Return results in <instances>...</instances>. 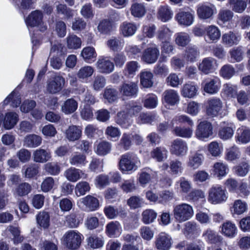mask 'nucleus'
<instances>
[{
    "label": "nucleus",
    "mask_w": 250,
    "mask_h": 250,
    "mask_svg": "<svg viewBox=\"0 0 250 250\" xmlns=\"http://www.w3.org/2000/svg\"><path fill=\"white\" fill-rule=\"evenodd\" d=\"M138 28L135 23L124 21L120 26V33L124 37H129L134 35Z\"/></svg>",
    "instance_id": "nucleus-18"
},
{
    "label": "nucleus",
    "mask_w": 250,
    "mask_h": 250,
    "mask_svg": "<svg viewBox=\"0 0 250 250\" xmlns=\"http://www.w3.org/2000/svg\"><path fill=\"white\" fill-rule=\"evenodd\" d=\"M123 229L120 223L117 221H112L108 223L105 229V232L109 238H118L122 234Z\"/></svg>",
    "instance_id": "nucleus-13"
},
{
    "label": "nucleus",
    "mask_w": 250,
    "mask_h": 250,
    "mask_svg": "<svg viewBox=\"0 0 250 250\" xmlns=\"http://www.w3.org/2000/svg\"><path fill=\"white\" fill-rule=\"evenodd\" d=\"M130 11L132 16L138 18L143 17L146 12L145 5L143 3H133L130 8Z\"/></svg>",
    "instance_id": "nucleus-34"
},
{
    "label": "nucleus",
    "mask_w": 250,
    "mask_h": 250,
    "mask_svg": "<svg viewBox=\"0 0 250 250\" xmlns=\"http://www.w3.org/2000/svg\"><path fill=\"white\" fill-rule=\"evenodd\" d=\"M234 125L231 123L222 122L220 125L218 131V136L223 140H228L231 139L234 134Z\"/></svg>",
    "instance_id": "nucleus-10"
},
{
    "label": "nucleus",
    "mask_w": 250,
    "mask_h": 250,
    "mask_svg": "<svg viewBox=\"0 0 250 250\" xmlns=\"http://www.w3.org/2000/svg\"><path fill=\"white\" fill-rule=\"evenodd\" d=\"M233 17V12L229 9H221L217 16L218 21L223 23H226L231 21Z\"/></svg>",
    "instance_id": "nucleus-56"
},
{
    "label": "nucleus",
    "mask_w": 250,
    "mask_h": 250,
    "mask_svg": "<svg viewBox=\"0 0 250 250\" xmlns=\"http://www.w3.org/2000/svg\"><path fill=\"white\" fill-rule=\"evenodd\" d=\"M140 84L145 88H149L153 84V74L147 70H144L140 73Z\"/></svg>",
    "instance_id": "nucleus-30"
},
{
    "label": "nucleus",
    "mask_w": 250,
    "mask_h": 250,
    "mask_svg": "<svg viewBox=\"0 0 250 250\" xmlns=\"http://www.w3.org/2000/svg\"><path fill=\"white\" fill-rule=\"evenodd\" d=\"M250 168V165L249 163L243 162L235 167V172L238 176L244 177L248 174Z\"/></svg>",
    "instance_id": "nucleus-64"
},
{
    "label": "nucleus",
    "mask_w": 250,
    "mask_h": 250,
    "mask_svg": "<svg viewBox=\"0 0 250 250\" xmlns=\"http://www.w3.org/2000/svg\"><path fill=\"white\" fill-rule=\"evenodd\" d=\"M64 84V78L61 76H56L49 82L47 90L50 93L55 94L62 89Z\"/></svg>",
    "instance_id": "nucleus-21"
},
{
    "label": "nucleus",
    "mask_w": 250,
    "mask_h": 250,
    "mask_svg": "<svg viewBox=\"0 0 250 250\" xmlns=\"http://www.w3.org/2000/svg\"><path fill=\"white\" fill-rule=\"evenodd\" d=\"M65 178L70 182H76L80 179H86L88 175L83 170L75 167H70L64 172Z\"/></svg>",
    "instance_id": "nucleus-11"
},
{
    "label": "nucleus",
    "mask_w": 250,
    "mask_h": 250,
    "mask_svg": "<svg viewBox=\"0 0 250 250\" xmlns=\"http://www.w3.org/2000/svg\"><path fill=\"white\" fill-rule=\"evenodd\" d=\"M86 22L81 18H75L72 22V29L76 32H80L85 29Z\"/></svg>",
    "instance_id": "nucleus-61"
},
{
    "label": "nucleus",
    "mask_w": 250,
    "mask_h": 250,
    "mask_svg": "<svg viewBox=\"0 0 250 250\" xmlns=\"http://www.w3.org/2000/svg\"><path fill=\"white\" fill-rule=\"evenodd\" d=\"M175 219L179 222H183L188 219V204L182 203L175 206L173 208Z\"/></svg>",
    "instance_id": "nucleus-17"
},
{
    "label": "nucleus",
    "mask_w": 250,
    "mask_h": 250,
    "mask_svg": "<svg viewBox=\"0 0 250 250\" xmlns=\"http://www.w3.org/2000/svg\"><path fill=\"white\" fill-rule=\"evenodd\" d=\"M186 142L181 139H176L171 144L170 152L172 154L179 156L186 153Z\"/></svg>",
    "instance_id": "nucleus-26"
},
{
    "label": "nucleus",
    "mask_w": 250,
    "mask_h": 250,
    "mask_svg": "<svg viewBox=\"0 0 250 250\" xmlns=\"http://www.w3.org/2000/svg\"><path fill=\"white\" fill-rule=\"evenodd\" d=\"M114 24L109 20L104 19L100 21L97 29L101 34L107 35L110 34L114 29Z\"/></svg>",
    "instance_id": "nucleus-38"
},
{
    "label": "nucleus",
    "mask_w": 250,
    "mask_h": 250,
    "mask_svg": "<svg viewBox=\"0 0 250 250\" xmlns=\"http://www.w3.org/2000/svg\"><path fill=\"white\" fill-rule=\"evenodd\" d=\"M81 15L85 19H91L94 16L92 6L91 3H86L81 8L80 10Z\"/></svg>",
    "instance_id": "nucleus-60"
},
{
    "label": "nucleus",
    "mask_w": 250,
    "mask_h": 250,
    "mask_svg": "<svg viewBox=\"0 0 250 250\" xmlns=\"http://www.w3.org/2000/svg\"><path fill=\"white\" fill-rule=\"evenodd\" d=\"M19 121V115L15 112H9L5 114L3 126L6 129H10L14 127Z\"/></svg>",
    "instance_id": "nucleus-23"
},
{
    "label": "nucleus",
    "mask_w": 250,
    "mask_h": 250,
    "mask_svg": "<svg viewBox=\"0 0 250 250\" xmlns=\"http://www.w3.org/2000/svg\"><path fill=\"white\" fill-rule=\"evenodd\" d=\"M111 149L110 143L106 141H102L97 145L95 152L99 155L104 156L109 153Z\"/></svg>",
    "instance_id": "nucleus-50"
},
{
    "label": "nucleus",
    "mask_w": 250,
    "mask_h": 250,
    "mask_svg": "<svg viewBox=\"0 0 250 250\" xmlns=\"http://www.w3.org/2000/svg\"><path fill=\"white\" fill-rule=\"evenodd\" d=\"M248 205L246 202L240 199L234 201L230 208V211L232 214L240 215L246 211Z\"/></svg>",
    "instance_id": "nucleus-31"
},
{
    "label": "nucleus",
    "mask_w": 250,
    "mask_h": 250,
    "mask_svg": "<svg viewBox=\"0 0 250 250\" xmlns=\"http://www.w3.org/2000/svg\"><path fill=\"white\" fill-rule=\"evenodd\" d=\"M208 150L212 156L218 157L223 152V146L221 143H219L217 141H213L208 144Z\"/></svg>",
    "instance_id": "nucleus-43"
},
{
    "label": "nucleus",
    "mask_w": 250,
    "mask_h": 250,
    "mask_svg": "<svg viewBox=\"0 0 250 250\" xmlns=\"http://www.w3.org/2000/svg\"><path fill=\"white\" fill-rule=\"evenodd\" d=\"M220 233L225 236L233 238L236 236L238 229L236 225L229 221L223 223L220 227Z\"/></svg>",
    "instance_id": "nucleus-15"
},
{
    "label": "nucleus",
    "mask_w": 250,
    "mask_h": 250,
    "mask_svg": "<svg viewBox=\"0 0 250 250\" xmlns=\"http://www.w3.org/2000/svg\"><path fill=\"white\" fill-rule=\"evenodd\" d=\"M95 66L98 71L102 74H108L114 70V64L107 57H100Z\"/></svg>",
    "instance_id": "nucleus-7"
},
{
    "label": "nucleus",
    "mask_w": 250,
    "mask_h": 250,
    "mask_svg": "<svg viewBox=\"0 0 250 250\" xmlns=\"http://www.w3.org/2000/svg\"><path fill=\"white\" fill-rule=\"evenodd\" d=\"M144 200L139 196H131L127 200V204L131 209L141 208L144 204Z\"/></svg>",
    "instance_id": "nucleus-58"
},
{
    "label": "nucleus",
    "mask_w": 250,
    "mask_h": 250,
    "mask_svg": "<svg viewBox=\"0 0 250 250\" xmlns=\"http://www.w3.org/2000/svg\"><path fill=\"white\" fill-rule=\"evenodd\" d=\"M82 128L77 125H72L65 130L66 138L69 141H75L79 140L82 136Z\"/></svg>",
    "instance_id": "nucleus-22"
},
{
    "label": "nucleus",
    "mask_w": 250,
    "mask_h": 250,
    "mask_svg": "<svg viewBox=\"0 0 250 250\" xmlns=\"http://www.w3.org/2000/svg\"><path fill=\"white\" fill-rule=\"evenodd\" d=\"M228 2L232 10L236 13H242L247 6L246 0H229Z\"/></svg>",
    "instance_id": "nucleus-44"
},
{
    "label": "nucleus",
    "mask_w": 250,
    "mask_h": 250,
    "mask_svg": "<svg viewBox=\"0 0 250 250\" xmlns=\"http://www.w3.org/2000/svg\"><path fill=\"white\" fill-rule=\"evenodd\" d=\"M235 73L234 68L230 64L223 65L219 71L220 75L225 79H230Z\"/></svg>",
    "instance_id": "nucleus-51"
},
{
    "label": "nucleus",
    "mask_w": 250,
    "mask_h": 250,
    "mask_svg": "<svg viewBox=\"0 0 250 250\" xmlns=\"http://www.w3.org/2000/svg\"><path fill=\"white\" fill-rule=\"evenodd\" d=\"M81 56L85 62L90 63L96 59L97 54L93 47L87 46L82 49Z\"/></svg>",
    "instance_id": "nucleus-33"
},
{
    "label": "nucleus",
    "mask_w": 250,
    "mask_h": 250,
    "mask_svg": "<svg viewBox=\"0 0 250 250\" xmlns=\"http://www.w3.org/2000/svg\"><path fill=\"white\" fill-rule=\"evenodd\" d=\"M139 88L137 83L128 82L124 83L120 87L119 91L124 94H136Z\"/></svg>",
    "instance_id": "nucleus-45"
},
{
    "label": "nucleus",
    "mask_w": 250,
    "mask_h": 250,
    "mask_svg": "<svg viewBox=\"0 0 250 250\" xmlns=\"http://www.w3.org/2000/svg\"><path fill=\"white\" fill-rule=\"evenodd\" d=\"M212 134L213 126L211 124L207 121L200 122L196 130V137L201 140L205 141Z\"/></svg>",
    "instance_id": "nucleus-6"
},
{
    "label": "nucleus",
    "mask_w": 250,
    "mask_h": 250,
    "mask_svg": "<svg viewBox=\"0 0 250 250\" xmlns=\"http://www.w3.org/2000/svg\"><path fill=\"white\" fill-rule=\"evenodd\" d=\"M173 34V32L167 26L160 27L157 32V38L162 42L169 41Z\"/></svg>",
    "instance_id": "nucleus-46"
},
{
    "label": "nucleus",
    "mask_w": 250,
    "mask_h": 250,
    "mask_svg": "<svg viewBox=\"0 0 250 250\" xmlns=\"http://www.w3.org/2000/svg\"><path fill=\"white\" fill-rule=\"evenodd\" d=\"M173 13L170 7L167 5H161L158 9L157 18L162 21L166 22L172 18Z\"/></svg>",
    "instance_id": "nucleus-24"
},
{
    "label": "nucleus",
    "mask_w": 250,
    "mask_h": 250,
    "mask_svg": "<svg viewBox=\"0 0 250 250\" xmlns=\"http://www.w3.org/2000/svg\"><path fill=\"white\" fill-rule=\"evenodd\" d=\"M33 160L36 163H44L48 161L51 157L49 151L43 149H38L33 154Z\"/></svg>",
    "instance_id": "nucleus-27"
},
{
    "label": "nucleus",
    "mask_w": 250,
    "mask_h": 250,
    "mask_svg": "<svg viewBox=\"0 0 250 250\" xmlns=\"http://www.w3.org/2000/svg\"><path fill=\"white\" fill-rule=\"evenodd\" d=\"M7 230L9 231L13 236V240L14 244H19L23 241V237L21 235L19 227L9 226L7 227Z\"/></svg>",
    "instance_id": "nucleus-55"
},
{
    "label": "nucleus",
    "mask_w": 250,
    "mask_h": 250,
    "mask_svg": "<svg viewBox=\"0 0 250 250\" xmlns=\"http://www.w3.org/2000/svg\"><path fill=\"white\" fill-rule=\"evenodd\" d=\"M140 165V161L138 157L129 153L122 155L119 163L120 169L123 172L135 171Z\"/></svg>",
    "instance_id": "nucleus-1"
},
{
    "label": "nucleus",
    "mask_w": 250,
    "mask_h": 250,
    "mask_svg": "<svg viewBox=\"0 0 250 250\" xmlns=\"http://www.w3.org/2000/svg\"><path fill=\"white\" fill-rule=\"evenodd\" d=\"M205 39L209 43H215L220 39L221 35L219 28L214 25L207 26L204 30Z\"/></svg>",
    "instance_id": "nucleus-9"
},
{
    "label": "nucleus",
    "mask_w": 250,
    "mask_h": 250,
    "mask_svg": "<svg viewBox=\"0 0 250 250\" xmlns=\"http://www.w3.org/2000/svg\"><path fill=\"white\" fill-rule=\"evenodd\" d=\"M90 187L88 183L85 181L79 182L76 186L75 193L78 196H81L89 191Z\"/></svg>",
    "instance_id": "nucleus-57"
},
{
    "label": "nucleus",
    "mask_w": 250,
    "mask_h": 250,
    "mask_svg": "<svg viewBox=\"0 0 250 250\" xmlns=\"http://www.w3.org/2000/svg\"><path fill=\"white\" fill-rule=\"evenodd\" d=\"M31 190L32 187L30 184L22 182L15 188L13 194L16 196L22 197L28 195Z\"/></svg>",
    "instance_id": "nucleus-37"
},
{
    "label": "nucleus",
    "mask_w": 250,
    "mask_h": 250,
    "mask_svg": "<svg viewBox=\"0 0 250 250\" xmlns=\"http://www.w3.org/2000/svg\"><path fill=\"white\" fill-rule=\"evenodd\" d=\"M71 165L76 167L84 166L87 163L86 156L79 152H76L71 156L69 159Z\"/></svg>",
    "instance_id": "nucleus-41"
},
{
    "label": "nucleus",
    "mask_w": 250,
    "mask_h": 250,
    "mask_svg": "<svg viewBox=\"0 0 250 250\" xmlns=\"http://www.w3.org/2000/svg\"><path fill=\"white\" fill-rule=\"evenodd\" d=\"M222 106L221 102L219 99H212L208 101L207 108V113L211 116H217Z\"/></svg>",
    "instance_id": "nucleus-28"
},
{
    "label": "nucleus",
    "mask_w": 250,
    "mask_h": 250,
    "mask_svg": "<svg viewBox=\"0 0 250 250\" xmlns=\"http://www.w3.org/2000/svg\"><path fill=\"white\" fill-rule=\"evenodd\" d=\"M82 203L84 206V209L87 211H94L97 210L100 207L99 200L90 195L82 199Z\"/></svg>",
    "instance_id": "nucleus-19"
},
{
    "label": "nucleus",
    "mask_w": 250,
    "mask_h": 250,
    "mask_svg": "<svg viewBox=\"0 0 250 250\" xmlns=\"http://www.w3.org/2000/svg\"><path fill=\"white\" fill-rule=\"evenodd\" d=\"M42 14L36 10L32 12L26 19L25 22L27 27H34L41 25L42 22Z\"/></svg>",
    "instance_id": "nucleus-25"
},
{
    "label": "nucleus",
    "mask_w": 250,
    "mask_h": 250,
    "mask_svg": "<svg viewBox=\"0 0 250 250\" xmlns=\"http://www.w3.org/2000/svg\"><path fill=\"white\" fill-rule=\"evenodd\" d=\"M83 235L74 230H70L66 232L62 238V244L69 250L78 249L82 243Z\"/></svg>",
    "instance_id": "nucleus-2"
},
{
    "label": "nucleus",
    "mask_w": 250,
    "mask_h": 250,
    "mask_svg": "<svg viewBox=\"0 0 250 250\" xmlns=\"http://www.w3.org/2000/svg\"><path fill=\"white\" fill-rule=\"evenodd\" d=\"M66 46L68 49L76 50L82 46V40L80 38L74 34H69L66 38Z\"/></svg>",
    "instance_id": "nucleus-35"
},
{
    "label": "nucleus",
    "mask_w": 250,
    "mask_h": 250,
    "mask_svg": "<svg viewBox=\"0 0 250 250\" xmlns=\"http://www.w3.org/2000/svg\"><path fill=\"white\" fill-rule=\"evenodd\" d=\"M171 245V238L165 232L160 233L155 238V246L159 250H169Z\"/></svg>",
    "instance_id": "nucleus-8"
},
{
    "label": "nucleus",
    "mask_w": 250,
    "mask_h": 250,
    "mask_svg": "<svg viewBox=\"0 0 250 250\" xmlns=\"http://www.w3.org/2000/svg\"><path fill=\"white\" fill-rule=\"evenodd\" d=\"M235 140L237 143L241 144H246L250 142V129L245 126L238 128Z\"/></svg>",
    "instance_id": "nucleus-20"
},
{
    "label": "nucleus",
    "mask_w": 250,
    "mask_h": 250,
    "mask_svg": "<svg viewBox=\"0 0 250 250\" xmlns=\"http://www.w3.org/2000/svg\"><path fill=\"white\" fill-rule=\"evenodd\" d=\"M88 245L93 249H98L103 247L104 240L103 237H99L97 235H92L87 238Z\"/></svg>",
    "instance_id": "nucleus-53"
},
{
    "label": "nucleus",
    "mask_w": 250,
    "mask_h": 250,
    "mask_svg": "<svg viewBox=\"0 0 250 250\" xmlns=\"http://www.w3.org/2000/svg\"><path fill=\"white\" fill-rule=\"evenodd\" d=\"M142 221L147 225L154 222L157 217V213L152 209H146L142 213Z\"/></svg>",
    "instance_id": "nucleus-47"
},
{
    "label": "nucleus",
    "mask_w": 250,
    "mask_h": 250,
    "mask_svg": "<svg viewBox=\"0 0 250 250\" xmlns=\"http://www.w3.org/2000/svg\"><path fill=\"white\" fill-rule=\"evenodd\" d=\"M139 233L141 237L146 241L151 240L154 234V232L152 229L146 226H144L140 228Z\"/></svg>",
    "instance_id": "nucleus-59"
},
{
    "label": "nucleus",
    "mask_w": 250,
    "mask_h": 250,
    "mask_svg": "<svg viewBox=\"0 0 250 250\" xmlns=\"http://www.w3.org/2000/svg\"><path fill=\"white\" fill-rule=\"evenodd\" d=\"M45 170L52 175H58L61 171V167L57 163L50 162L46 163L44 166Z\"/></svg>",
    "instance_id": "nucleus-63"
},
{
    "label": "nucleus",
    "mask_w": 250,
    "mask_h": 250,
    "mask_svg": "<svg viewBox=\"0 0 250 250\" xmlns=\"http://www.w3.org/2000/svg\"><path fill=\"white\" fill-rule=\"evenodd\" d=\"M94 71V68L92 66L86 65L82 67L79 69L77 75L80 79H87L93 75Z\"/></svg>",
    "instance_id": "nucleus-54"
},
{
    "label": "nucleus",
    "mask_w": 250,
    "mask_h": 250,
    "mask_svg": "<svg viewBox=\"0 0 250 250\" xmlns=\"http://www.w3.org/2000/svg\"><path fill=\"white\" fill-rule=\"evenodd\" d=\"M167 150L164 147H157L151 152L152 158L156 159L158 161H162L167 158Z\"/></svg>",
    "instance_id": "nucleus-62"
},
{
    "label": "nucleus",
    "mask_w": 250,
    "mask_h": 250,
    "mask_svg": "<svg viewBox=\"0 0 250 250\" xmlns=\"http://www.w3.org/2000/svg\"><path fill=\"white\" fill-rule=\"evenodd\" d=\"M42 141L41 137L36 134H29L24 139V145L28 147H36L40 146Z\"/></svg>",
    "instance_id": "nucleus-39"
},
{
    "label": "nucleus",
    "mask_w": 250,
    "mask_h": 250,
    "mask_svg": "<svg viewBox=\"0 0 250 250\" xmlns=\"http://www.w3.org/2000/svg\"><path fill=\"white\" fill-rule=\"evenodd\" d=\"M212 170L214 175L220 179L227 175L229 169L227 164L219 162L214 164Z\"/></svg>",
    "instance_id": "nucleus-29"
},
{
    "label": "nucleus",
    "mask_w": 250,
    "mask_h": 250,
    "mask_svg": "<svg viewBox=\"0 0 250 250\" xmlns=\"http://www.w3.org/2000/svg\"><path fill=\"white\" fill-rule=\"evenodd\" d=\"M106 44L108 48L113 51H118L121 50L124 46L123 43L116 37H112L108 40Z\"/></svg>",
    "instance_id": "nucleus-52"
},
{
    "label": "nucleus",
    "mask_w": 250,
    "mask_h": 250,
    "mask_svg": "<svg viewBox=\"0 0 250 250\" xmlns=\"http://www.w3.org/2000/svg\"><path fill=\"white\" fill-rule=\"evenodd\" d=\"M140 65L138 62L131 61L128 62L124 70V74L128 77H133L139 70Z\"/></svg>",
    "instance_id": "nucleus-36"
},
{
    "label": "nucleus",
    "mask_w": 250,
    "mask_h": 250,
    "mask_svg": "<svg viewBox=\"0 0 250 250\" xmlns=\"http://www.w3.org/2000/svg\"><path fill=\"white\" fill-rule=\"evenodd\" d=\"M160 56V51L157 46L155 44H149L143 52L141 60L147 63H154Z\"/></svg>",
    "instance_id": "nucleus-5"
},
{
    "label": "nucleus",
    "mask_w": 250,
    "mask_h": 250,
    "mask_svg": "<svg viewBox=\"0 0 250 250\" xmlns=\"http://www.w3.org/2000/svg\"><path fill=\"white\" fill-rule=\"evenodd\" d=\"M205 239L208 243L216 244L222 242L223 238L218 235L215 231L211 229H207L203 233Z\"/></svg>",
    "instance_id": "nucleus-42"
},
{
    "label": "nucleus",
    "mask_w": 250,
    "mask_h": 250,
    "mask_svg": "<svg viewBox=\"0 0 250 250\" xmlns=\"http://www.w3.org/2000/svg\"><path fill=\"white\" fill-rule=\"evenodd\" d=\"M104 212L105 216L109 219H114L119 215L125 216L126 214L122 208L119 210L118 208L111 205L105 206L104 208Z\"/></svg>",
    "instance_id": "nucleus-32"
},
{
    "label": "nucleus",
    "mask_w": 250,
    "mask_h": 250,
    "mask_svg": "<svg viewBox=\"0 0 250 250\" xmlns=\"http://www.w3.org/2000/svg\"><path fill=\"white\" fill-rule=\"evenodd\" d=\"M240 35L232 31H229L224 33L222 36L221 42L227 47H231L237 45L241 40Z\"/></svg>",
    "instance_id": "nucleus-14"
},
{
    "label": "nucleus",
    "mask_w": 250,
    "mask_h": 250,
    "mask_svg": "<svg viewBox=\"0 0 250 250\" xmlns=\"http://www.w3.org/2000/svg\"><path fill=\"white\" fill-rule=\"evenodd\" d=\"M240 152L236 146H232L226 150L225 159L228 161H232L239 159Z\"/></svg>",
    "instance_id": "nucleus-49"
},
{
    "label": "nucleus",
    "mask_w": 250,
    "mask_h": 250,
    "mask_svg": "<svg viewBox=\"0 0 250 250\" xmlns=\"http://www.w3.org/2000/svg\"><path fill=\"white\" fill-rule=\"evenodd\" d=\"M40 167L36 164H31L26 167H24L22 172L26 178L31 179L35 177L39 172Z\"/></svg>",
    "instance_id": "nucleus-40"
},
{
    "label": "nucleus",
    "mask_w": 250,
    "mask_h": 250,
    "mask_svg": "<svg viewBox=\"0 0 250 250\" xmlns=\"http://www.w3.org/2000/svg\"><path fill=\"white\" fill-rule=\"evenodd\" d=\"M216 13V6L210 2H203L199 4L197 8V14L201 20L211 19Z\"/></svg>",
    "instance_id": "nucleus-4"
},
{
    "label": "nucleus",
    "mask_w": 250,
    "mask_h": 250,
    "mask_svg": "<svg viewBox=\"0 0 250 250\" xmlns=\"http://www.w3.org/2000/svg\"><path fill=\"white\" fill-rule=\"evenodd\" d=\"M78 107L77 102L73 99L66 100L62 106V110L65 114L73 113Z\"/></svg>",
    "instance_id": "nucleus-48"
},
{
    "label": "nucleus",
    "mask_w": 250,
    "mask_h": 250,
    "mask_svg": "<svg viewBox=\"0 0 250 250\" xmlns=\"http://www.w3.org/2000/svg\"><path fill=\"white\" fill-rule=\"evenodd\" d=\"M218 67L217 61L211 57L204 58L198 65V69L205 74L213 72Z\"/></svg>",
    "instance_id": "nucleus-12"
},
{
    "label": "nucleus",
    "mask_w": 250,
    "mask_h": 250,
    "mask_svg": "<svg viewBox=\"0 0 250 250\" xmlns=\"http://www.w3.org/2000/svg\"><path fill=\"white\" fill-rule=\"evenodd\" d=\"M208 201L213 205L223 203L228 198L226 190L218 185L212 186L208 190Z\"/></svg>",
    "instance_id": "nucleus-3"
},
{
    "label": "nucleus",
    "mask_w": 250,
    "mask_h": 250,
    "mask_svg": "<svg viewBox=\"0 0 250 250\" xmlns=\"http://www.w3.org/2000/svg\"><path fill=\"white\" fill-rule=\"evenodd\" d=\"M204 91L208 94H215L219 91L221 85L219 78L209 79L202 83Z\"/></svg>",
    "instance_id": "nucleus-16"
}]
</instances>
